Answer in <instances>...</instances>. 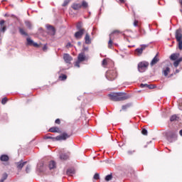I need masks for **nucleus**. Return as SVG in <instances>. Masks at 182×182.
<instances>
[{"label": "nucleus", "mask_w": 182, "mask_h": 182, "mask_svg": "<svg viewBox=\"0 0 182 182\" xmlns=\"http://www.w3.org/2000/svg\"><path fill=\"white\" fill-rule=\"evenodd\" d=\"M139 21L137 20H135L134 22V26H138Z\"/></svg>", "instance_id": "obj_47"}, {"label": "nucleus", "mask_w": 182, "mask_h": 182, "mask_svg": "<svg viewBox=\"0 0 182 182\" xmlns=\"http://www.w3.org/2000/svg\"><path fill=\"white\" fill-rule=\"evenodd\" d=\"M46 49H48V47L46 46H44L43 48V50H46Z\"/></svg>", "instance_id": "obj_54"}, {"label": "nucleus", "mask_w": 182, "mask_h": 182, "mask_svg": "<svg viewBox=\"0 0 182 182\" xmlns=\"http://www.w3.org/2000/svg\"><path fill=\"white\" fill-rule=\"evenodd\" d=\"M4 23H5V20H1V21H0V26H3L4 25Z\"/></svg>", "instance_id": "obj_51"}, {"label": "nucleus", "mask_w": 182, "mask_h": 182, "mask_svg": "<svg viewBox=\"0 0 182 182\" xmlns=\"http://www.w3.org/2000/svg\"><path fill=\"white\" fill-rule=\"evenodd\" d=\"M178 65H180V63L178 61V60H176L174 63H173V66L175 68H177L178 66Z\"/></svg>", "instance_id": "obj_42"}, {"label": "nucleus", "mask_w": 182, "mask_h": 182, "mask_svg": "<svg viewBox=\"0 0 182 182\" xmlns=\"http://www.w3.org/2000/svg\"><path fill=\"white\" fill-rule=\"evenodd\" d=\"M168 66H170V63L167 64V66L166 68H164L162 70V73L166 77H167V76H168V74L170 73V67Z\"/></svg>", "instance_id": "obj_14"}, {"label": "nucleus", "mask_w": 182, "mask_h": 182, "mask_svg": "<svg viewBox=\"0 0 182 182\" xmlns=\"http://www.w3.org/2000/svg\"><path fill=\"white\" fill-rule=\"evenodd\" d=\"M63 59L65 62V63H70V62H72V60H73V58H72V56H70V55L65 53L63 55Z\"/></svg>", "instance_id": "obj_13"}, {"label": "nucleus", "mask_w": 182, "mask_h": 182, "mask_svg": "<svg viewBox=\"0 0 182 182\" xmlns=\"http://www.w3.org/2000/svg\"><path fill=\"white\" fill-rule=\"evenodd\" d=\"M82 27L83 24L82 23V22H79L76 26V28L77 31H85V28H82Z\"/></svg>", "instance_id": "obj_25"}, {"label": "nucleus", "mask_w": 182, "mask_h": 182, "mask_svg": "<svg viewBox=\"0 0 182 182\" xmlns=\"http://www.w3.org/2000/svg\"><path fill=\"white\" fill-rule=\"evenodd\" d=\"M4 181H5V179L2 178L0 180V182H4Z\"/></svg>", "instance_id": "obj_57"}, {"label": "nucleus", "mask_w": 182, "mask_h": 182, "mask_svg": "<svg viewBox=\"0 0 182 182\" xmlns=\"http://www.w3.org/2000/svg\"><path fill=\"white\" fill-rule=\"evenodd\" d=\"M70 2V0H65L63 4V6H66Z\"/></svg>", "instance_id": "obj_38"}, {"label": "nucleus", "mask_w": 182, "mask_h": 182, "mask_svg": "<svg viewBox=\"0 0 182 182\" xmlns=\"http://www.w3.org/2000/svg\"><path fill=\"white\" fill-rule=\"evenodd\" d=\"M159 54H156L154 58L152 59V60L150 63V65L151 66H154V65H156L159 60L160 58H159Z\"/></svg>", "instance_id": "obj_15"}, {"label": "nucleus", "mask_w": 182, "mask_h": 182, "mask_svg": "<svg viewBox=\"0 0 182 182\" xmlns=\"http://www.w3.org/2000/svg\"><path fill=\"white\" fill-rule=\"evenodd\" d=\"M180 4H181V6H182V0L181 1Z\"/></svg>", "instance_id": "obj_60"}, {"label": "nucleus", "mask_w": 182, "mask_h": 182, "mask_svg": "<svg viewBox=\"0 0 182 182\" xmlns=\"http://www.w3.org/2000/svg\"><path fill=\"white\" fill-rule=\"evenodd\" d=\"M60 160H68L69 159V155L68 154H62L60 156Z\"/></svg>", "instance_id": "obj_26"}, {"label": "nucleus", "mask_w": 182, "mask_h": 182, "mask_svg": "<svg viewBox=\"0 0 182 182\" xmlns=\"http://www.w3.org/2000/svg\"><path fill=\"white\" fill-rule=\"evenodd\" d=\"M75 66H76L77 68H80V61L77 60L75 63Z\"/></svg>", "instance_id": "obj_43"}, {"label": "nucleus", "mask_w": 182, "mask_h": 182, "mask_svg": "<svg viewBox=\"0 0 182 182\" xmlns=\"http://www.w3.org/2000/svg\"><path fill=\"white\" fill-rule=\"evenodd\" d=\"M82 50H83V52H86V50H89V47L83 46Z\"/></svg>", "instance_id": "obj_46"}, {"label": "nucleus", "mask_w": 182, "mask_h": 182, "mask_svg": "<svg viewBox=\"0 0 182 182\" xmlns=\"http://www.w3.org/2000/svg\"><path fill=\"white\" fill-rule=\"evenodd\" d=\"M179 134H180V136H182V129H181V130L179 131Z\"/></svg>", "instance_id": "obj_56"}, {"label": "nucleus", "mask_w": 182, "mask_h": 182, "mask_svg": "<svg viewBox=\"0 0 182 182\" xmlns=\"http://www.w3.org/2000/svg\"><path fill=\"white\" fill-rule=\"evenodd\" d=\"M19 32L21 33V35H24V36H28V33H26V32H25V30H23V28H19Z\"/></svg>", "instance_id": "obj_31"}, {"label": "nucleus", "mask_w": 182, "mask_h": 182, "mask_svg": "<svg viewBox=\"0 0 182 182\" xmlns=\"http://www.w3.org/2000/svg\"><path fill=\"white\" fill-rule=\"evenodd\" d=\"M148 89H154V86L151 85H148Z\"/></svg>", "instance_id": "obj_50"}, {"label": "nucleus", "mask_w": 182, "mask_h": 182, "mask_svg": "<svg viewBox=\"0 0 182 182\" xmlns=\"http://www.w3.org/2000/svg\"><path fill=\"white\" fill-rule=\"evenodd\" d=\"M36 171H38V173L43 172V163L41 162L37 165Z\"/></svg>", "instance_id": "obj_18"}, {"label": "nucleus", "mask_w": 182, "mask_h": 182, "mask_svg": "<svg viewBox=\"0 0 182 182\" xmlns=\"http://www.w3.org/2000/svg\"><path fill=\"white\" fill-rule=\"evenodd\" d=\"M47 29H48V31H49V32L51 35H55L56 31H55V28H53V26H47Z\"/></svg>", "instance_id": "obj_23"}, {"label": "nucleus", "mask_w": 182, "mask_h": 182, "mask_svg": "<svg viewBox=\"0 0 182 182\" xmlns=\"http://www.w3.org/2000/svg\"><path fill=\"white\" fill-rule=\"evenodd\" d=\"M26 173H29L31 171V166H27L26 168Z\"/></svg>", "instance_id": "obj_44"}, {"label": "nucleus", "mask_w": 182, "mask_h": 182, "mask_svg": "<svg viewBox=\"0 0 182 182\" xmlns=\"http://www.w3.org/2000/svg\"><path fill=\"white\" fill-rule=\"evenodd\" d=\"M6 166H9V163H6Z\"/></svg>", "instance_id": "obj_59"}, {"label": "nucleus", "mask_w": 182, "mask_h": 182, "mask_svg": "<svg viewBox=\"0 0 182 182\" xmlns=\"http://www.w3.org/2000/svg\"><path fill=\"white\" fill-rule=\"evenodd\" d=\"M108 63H109V60L108 59H104L102 60V65L104 68H106V66H107Z\"/></svg>", "instance_id": "obj_30"}, {"label": "nucleus", "mask_w": 182, "mask_h": 182, "mask_svg": "<svg viewBox=\"0 0 182 182\" xmlns=\"http://www.w3.org/2000/svg\"><path fill=\"white\" fill-rule=\"evenodd\" d=\"M109 99L114 102H119V92L108 95Z\"/></svg>", "instance_id": "obj_8"}, {"label": "nucleus", "mask_w": 182, "mask_h": 182, "mask_svg": "<svg viewBox=\"0 0 182 182\" xmlns=\"http://www.w3.org/2000/svg\"><path fill=\"white\" fill-rule=\"evenodd\" d=\"M0 160L1 161H9V156L6 154H3L0 156Z\"/></svg>", "instance_id": "obj_20"}, {"label": "nucleus", "mask_w": 182, "mask_h": 182, "mask_svg": "<svg viewBox=\"0 0 182 182\" xmlns=\"http://www.w3.org/2000/svg\"><path fill=\"white\" fill-rule=\"evenodd\" d=\"M23 0H21V1L22 2Z\"/></svg>", "instance_id": "obj_63"}, {"label": "nucleus", "mask_w": 182, "mask_h": 182, "mask_svg": "<svg viewBox=\"0 0 182 182\" xmlns=\"http://www.w3.org/2000/svg\"><path fill=\"white\" fill-rule=\"evenodd\" d=\"M132 106V104H127L125 105H123L122 109V110H127V109H129Z\"/></svg>", "instance_id": "obj_32"}, {"label": "nucleus", "mask_w": 182, "mask_h": 182, "mask_svg": "<svg viewBox=\"0 0 182 182\" xmlns=\"http://www.w3.org/2000/svg\"><path fill=\"white\" fill-rule=\"evenodd\" d=\"M119 2H120L121 4H124L125 1H124V0H119Z\"/></svg>", "instance_id": "obj_55"}, {"label": "nucleus", "mask_w": 182, "mask_h": 182, "mask_svg": "<svg viewBox=\"0 0 182 182\" xmlns=\"http://www.w3.org/2000/svg\"><path fill=\"white\" fill-rule=\"evenodd\" d=\"M55 123H56V124H60V119H55Z\"/></svg>", "instance_id": "obj_48"}, {"label": "nucleus", "mask_w": 182, "mask_h": 182, "mask_svg": "<svg viewBox=\"0 0 182 182\" xmlns=\"http://www.w3.org/2000/svg\"><path fill=\"white\" fill-rule=\"evenodd\" d=\"M166 136L169 143H173L177 140V132L168 131L166 132Z\"/></svg>", "instance_id": "obj_3"}, {"label": "nucleus", "mask_w": 182, "mask_h": 182, "mask_svg": "<svg viewBox=\"0 0 182 182\" xmlns=\"http://www.w3.org/2000/svg\"><path fill=\"white\" fill-rule=\"evenodd\" d=\"M180 11L182 13V9H181Z\"/></svg>", "instance_id": "obj_62"}, {"label": "nucleus", "mask_w": 182, "mask_h": 182, "mask_svg": "<svg viewBox=\"0 0 182 182\" xmlns=\"http://www.w3.org/2000/svg\"><path fill=\"white\" fill-rule=\"evenodd\" d=\"M16 164L18 170H22V168H23V166L26 164V161L23 162L22 161H21L19 162L16 163Z\"/></svg>", "instance_id": "obj_17"}, {"label": "nucleus", "mask_w": 182, "mask_h": 182, "mask_svg": "<svg viewBox=\"0 0 182 182\" xmlns=\"http://www.w3.org/2000/svg\"><path fill=\"white\" fill-rule=\"evenodd\" d=\"M77 60L80 62H83V61L86 60V56L85 55V53H80L78 55Z\"/></svg>", "instance_id": "obj_16"}, {"label": "nucleus", "mask_w": 182, "mask_h": 182, "mask_svg": "<svg viewBox=\"0 0 182 182\" xmlns=\"http://www.w3.org/2000/svg\"><path fill=\"white\" fill-rule=\"evenodd\" d=\"M171 122H176L177 120V115H172L170 118Z\"/></svg>", "instance_id": "obj_34"}, {"label": "nucleus", "mask_w": 182, "mask_h": 182, "mask_svg": "<svg viewBox=\"0 0 182 182\" xmlns=\"http://www.w3.org/2000/svg\"><path fill=\"white\" fill-rule=\"evenodd\" d=\"M100 178V176L99 175V173H95L94 175V179L95 180H99Z\"/></svg>", "instance_id": "obj_40"}, {"label": "nucleus", "mask_w": 182, "mask_h": 182, "mask_svg": "<svg viewBox=\"0 0 182 182\" xmlns=\"http://www.w3.org/2000/svg\"><path fill=\"white\" fill-rule=\"evenodd\" d=\"M48 167L50 170H53V168H56V162L54 161H51L49 162Z\"/></svg>", "instance_id": "obj_22"}, {"label": "nucleus", "mask_w": 182, "mask_h": 182, "mask_svg": "<svg viewBox=\"0 0 182 182\" xmlns=\"http://www.w3.org/2000/svg\"><path fill=\"white\" fill-rule=\"evenodd\" d=\"M89 6V4L86 1H82V4L80 3H74L72 4L71 8L74 9V11H79L83 8V9H86Z\"/></svg>", "instance_id": "obj_2"}, {"label": "nucleus", "mask_w": 182, "mask_h": 182, "mask_svg": "<svg viewBox=\"0 0 182 182\" xmlns=\"http://www.w3.org/2000/svg\"><path fill=\"white\" fill-rule=\"evenodd\" d=\"M44 139L46 140H48V139H50L53 141H58V140H56V137H53V136H49V135H47V136H44Z\"/></svg>", "instance_id": "obj_27"}, {"label": "nucleus", "mask_w": 182, "mask_h": 182, "mask_svg": "<svg viewBox=\"0 0 182 182\" xmlns=\"http://www.w3.org/2000/svg\"><path fill=\"white\" fill-rule=\"evenodd\" d=\"M114 33H122V32H120V31L119 30H115L112 31V33L109 34V41L108 42V48H112V45L113 44V41H112V36H113Z\"/></svg>", "instance_id": "obj_7"}, {"label": "nucleus", "mask_w": 182, "mask_h": 182, "mask_svg": "<svg viewBox=\"0 0 182 182\" xmlns=\"http://www.w3.org/2000/svg\"><path fill=\"white\" fill-rule=\"evenodd\" d=\"M179 63L180 62H182V57L179 58L178 60H176Z\"/></svg>", "instance_id": "obj_53"}, {"label": "nucleus", "mask_w": 182, "mask_h": 182, "mask_svg": "<svg viewBox=\"0 0 182 182\" xmlns=\"http://www.w3.org/2000/svg\"><path fill=\"white\" fill-rule=\"evenodd\" d=\"M112 175H107V176L105 177V181H110V180H112Z\"/></svg>", "instance_id": "obj_36"}, {"label": "nucleus", "mask_w": 182, "mask_h": 182, "mask_svg": "<svg viewBox=\"0 0 182 182\" xmlns=\"http://www.w3.org/2000/svg\"><path fill=\"white\" fill-rule=\"evenodd\" d=\"M26 41H27V45L28 46H34L35 48L39 47V44L33 42V40L31 39V38H27Z\"/></svg>", "instance_id": "obj_10"}, {"label": "nucleus", "mask_w": 182, "mask_h": 182, "mask_svg": "<svg viewBox=\"0 0 182 182\" xmlns=\"http://www.w3.org/2000/svg\"><path fill=\"white\" fill-rule=\"evenodd\" d=\"M175 38L178 42V49L180 50H182V33H181V28H178L176 30L175 33Z\"/></svg>", "instance_id": "obj_5"}, {"label": "nucleus", "mask_w": 182, "mask_h": 182, "mask_svg": "<svg viewBox=\"0 0 182 182\" xmlns=\"http://www.w3.org/2000/svg\"><path fill=\"white\" fill-rule=\"evenodd\" d=\"M74 173H75V169L69 168V169L67 170L68 176H73Z\"/></svg>", "instance_id": "obj_28"}, {"label": "nucleus", "mask_w": 182, "mask_h": 182, "mask_svg": "<svg viewBox=\"0 0 182 182\" xmlns=\"http://www.w3.org/2000/svg\"><path fill=\"white\" fill-rule=\"evenodd\" d=\"M105 76L107 80H110L112 82L117 77V70H116V69L109 70L107 71Z\"/></svg>", "instance_id": "obj_1"}, {"label": "nucleus", "mask_w": 182, "mask_h": 182, "mask_svg": "<svg viewBox=\"0 0 182 182\" xmlns=\"http://www.w3.org/2000/svg\"><path fill=\"white\" fill-rule=\"evenodd\" d=\"M131 96L124 93V92H119L118 102H122L123 100H127V99H130Z\"/></svg>", "instance_id": "obj_6"}, {"label": "nucleus", "mask_w": 182, "mask_h": 182, "mask_svg": "<svg viewBox=\"0 0 182 182\" xmlns=\"http://www.w3.org/2000/svg\"><path fill=\"white\" fill-rule=\"evenodd\" d=\"M148 46L149 45L142 44L141 45L140 48H136L135 50L138 53V55H141V53H143V51L144 50V49H146Z\"/></svg>", "instance_id": "obj_12"}, {"label": "nucleus", "mask_w": 182, "mask_h": 182, "mask_svg": "<svg viewBox=\"0 0 182 182\" xmlns=\"http://www.w3.org/2000/svg\"><path fill=\"white\" fill-rule=\"evenodd\" d=\"M178 72H180V70H176V73H178Z\"/></svg>", "instance_id": "obj_58"}, {"label": "nucleus", "mask_w": 182, "mask_h": 182, "mask_svg": "<svg viewBox=\"0 0 182 182\" xmlns=\"http://www.w3.org/2000/svg\"><path fill=\"white\" fill-rule=\"evenodd\" d=\"M6 102H8V98L6 97H4L2 100H1V103L3 105H6Z\"/></svg>", "instance_id": "obj_37"}, {"label": "nucleus", "mask_w": 182, "mask_h": 182, "mask_svg": "<svg viewBox=\"0 0 182 182\" xmlns=\"http://www.w3.org/2000/svg\"><path fill=\"white\" fill-rule=\"evenodd\" d=\"M48 132H50L51 133H58L59 128L57 127H53L49 129Z\"/></svg>", "instance_id": "obj_24"}, {"label": "nucleus", "mask_w": 182, "mask_h": 182, "mask_svg": "<svg viewBox=\"0 0 182 182\" xmlns=\"http://www.w3.org/2000/svg\"><path fill=\"white\" fill-rule=\"evenodd\" d=\"M59 78L60 80H66V79H68V76H66V75H62L59 76Z\"/></svg>", "instance_id": "obj_33"}, {"label": "nucleus", "mask_w": 182, "mask_h": 182, "mask_svg": "<svg viewBox=\"0 0 182 182\" xmlns=\"http://www.w3.org/2000/svg\"><path fill=\"white\" fill-rule=\"evenodd\" d=\"M149 62L147 61H141L138 63V72L139 73H144L147 69H149Z\"/></svg>", "instance_id": "obj_4"}, {"label": "nucleus", "mask_w": 182, "mask_h": 182, "mask_svg": "<svg viewBox=\"0 0 182 182\" xmlns=\"http://www.w3.org/2000/svg\"><path fill=\"white\" fill-rule=\"evenodd\" d=\"M140 87H149V85L148 84H141L140 85Z\"/></svg>", "instance_id": "obj_45"}, {"label": "nucleus", "mask_w": 182, "mask_h": 182, "mask_svg": "<svg viewBox=\"0 0 182 182\" xmlns=\"http://www.w3.org/2000/svg\"><path fill=\"white\" fill-rule=\"evenodd\" d=\"M6 31V26H3V27H1L0 28V32H2L3 33H5V32Z\"/></svg>", "instance_id": "obj_35"}, {"label": "nucleus", "mask_w": 182, "mask_h": 182, "mask_svg": "<svg viewBox=\"0 0 182 182\" xmlns=\"http://www.w3.org/2000/svg\"><path fill=\"white\" fill-rule=\"evenodd\" d=\"M72 46V44L70 43H68L66 45V48H70Z\"/></svg>", "instance_id": "obj_52"}, {"label": "nucleus", "mask_w": 182, "mask_h": 182, "mask_svg": "<svg viewBox=\"0 0 182 182\" xmlns=\"http://www.w3.org/2000/svg\"><path fill=\"white\" fill-rule=\"evenodd\" d=\"M179 57H180V53H173L170 56V59L171 60H177V59H178Z\"/></svg>", "instance_id": "obj_21"}, {"label": "nucleus", "mask_w": 182, "mask_h": 182, "mask_svg": "<svg viewBox=\"0 0 182 182\" xmlns=\"http://www.w3.org/2000/svg\"><path fill=\"white\" fill-rule=\"evenodd\" d=\"M85 32V30H78V31L75 32V38H76L77 39H82V37L83 36Z\"/></svg>", "instance_id": "obj_11"}, {"label": "nucleus", "mask_w": 182, "mask_h": 182, "mask_svg": "<svg viewBox=\"0 0 182 182\" xmlns=\"http://www.w3.org/2000/svg\"><path fill=\"white\" fill-rule=\"evenodd\" d=\"M85 41L87 45H90V43H92V39H90V36H89V33H86Z\"/></svg>", "instance_id": "obj_19"}, {"label": "nucleus", "mask_w": 182, "mask_h": 182, "mask_svg": "<svg viewBox=\"0 0 182 182\" xmlns=\"http://www.w3.org/2000/svg\"><path fill=\"white\" fill-rule=\"evenodd\" d=\"M25 24H26V26L28 28V29H32V23H31V21H25Z\"/></svg>", "instance_id": "obj_29"}, {"label": "nucleus", "mask_w": 182, "mask_h": 182, "mask_svg": "<svg viewBox=\"0 0 182 182\" xmlns=\"http://www.w3.org/2000/svg\"><path fill=\"white\" fill-rule=\"evenodd\" d=\"M3 178H4V180H6V178H8V174L4 173V176H3Z\"/></svg>", "instance_id": "obj_49"}, {"label": "nucleus", "mask_w": 182, "mask_h": 182, "mask_svg": "<svg viewBox=\"0 0 182 182\" xmlns=\"http://www.w3.org/2000/svg\"><path fill=\"white\" fill-rule=\"evenodd\" d=\"M70 137V136H69L68 134L63 133L61 135L56 136V140L57 141H59L60 140H66V139H69Z\"/></svg>", "instance_id": "obj_9"}, {"label": "nucleus", "mask_w": 182, "mask_h": 182, "mask_svg": "<svg viewBox=\"0 0 182 182\" xmlns=\"http://www.w3.org/2000/svg\"><path fill=\"white\" fill-rule=\"evenodd\" d=\"M141 133L144 134V136H147V129H143Z\"/></svg>", "instance_id": "obj_41"}, {"label": "nucleus", "mask_w": 182, "mask_h": 182, "mask_svg": "<svg viewBox=\"0 0 182 182\" xmlns=\"http://www.w3.org/2000/svg\"><path fill=\"white\" fill-rule=\"evenodd\" d=\"M134 153H136L135 150H129L127 151V154H129V156H132V154H134Z\"/></svg>", "instance_id": "obj_39"}, {"label": "nucleus", "mask_w": 182, "mask_h": 182, "mask_svg": "<svg viewBox=\"0 0 182 182\" xmlns=\"http://www.w3.org/2000/svg\"><path fill=\"white\" fill-rule=\"evenodd\" d=\"M78 45H80V42H78Z\"/></svg>", "instance_id": "obj_61"}]
</instances>
